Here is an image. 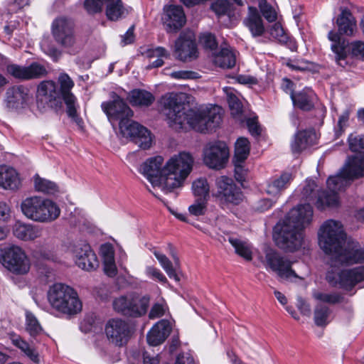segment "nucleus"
<instances>
[{
	"mask_svg": "<svg viewBox=\"0 0 364 364\" xmlns=\"http://www.w3.org/2000/svg\"><path fill=\"white\" fill-rule=\"evenodd\" d=\"M183 101V95L175 92L166 93L160 99L161 110L172 128L183 129L188 126L196 132L205 133L220 124L221 108L219 106L186 109Z\"/></svg>",
	"mask_w": 364,
	"mask_h": 364,
	"instance_id": "nucleus-1",
	"label": "nucleus"
},
{
	"mask_svg": "<svg viewBox=\"0 0 364 364\" xmlns=\"http://www.w3.org/2000/svg\"><path fill=\"white\" fill-rule=\"evenodd\" d=\"M163 163L161 156L151 157L141 164L140 171L153 186L168 193L183 186L192 171L193 159L189 153L181 152L171 157L164 166Z\"/></svg>",
	"mask_w": 364,
	"mask_h": 364,
	"instance_id": "nucleus-2",
	"label": "nucleus"
},
{
	"mask_svg": "<svg viewBox=\"0 0 364 364\" xmlns=\"http://www.w3.org/2000/svg\"><path fill=\"white\" fill-rule=\"evenodd\" d=\"M318 243L323 252L342 264L364 262V248L358 242L347 239L341 222L326 220L320 228Z\"/></svg>",
	"mask_w": 364,
	"mask_h": 364,
	"instance_id": "nucleus-3",
	"label": "nucleus"
},
{
	"mask_svg": "<svg viewBox=\"0 0 364 364\" xmlns=\"http://www.w3.org/2000/svg\"><path fill=\"white\" fill-rule=\"evenodd\" d=\"M110 97L112 101L104 102L101 105L109 120L112 122L119 121V130L123 136L129 138L142 149H149L152 144L151 132L144 126L131 120L133 111L122 98L114 92H111Z\"/></svg>",
	"mask_w": 364,
	"mask_h": 364,
	"instance_id": "nucleus-4",
	"label": "nucleus"
},
{
	"mask_svg": "<svg viewBox=\"0 0 364 364\" xmlns=\"http://www.w3.org/2000/svg\"><path fill=\"white\" fill-rule=\"evenodd\" d=\"M313 218V208L309 203L298 205L287 213L282 224L274 226L279 232L274 235L275 244L281 249L293 252L302 245L301 230L309 225Z\"/></svg>",
	"mask_w": 364,
	"mask_h": 364,
	"instance_id": "nucleus-5",
	"label": "nucleus"
},
{
	"mask_svg": "<svg viewBox=\"0 0 364 364\" xmlns=\"http://www.w3.org/2000/svg\"><path fill=\"white\" fill-rule=\"evenodd\" d=\"M48 300L55 311L66 315H75L81 311L82 304L77 291L68 285L57 283L48 291Z\"/></svg>",
	"mask_w": 364,
	"mask_h": 364,
	"instance_id": "nucleus-6",
	"label": "nucleus"
},
{
	"mask_svg": "<svg viewBox=\"0 0 364 364\" xmlns=\"http://www.w3.org/2000/svg\"><path fill=\"white\" fill-rule=\"evenodd\" d=\"M21 208L27 218L38 223H51L60 215V209L55 202L40 196L26 198L21 202Z\"/></svg>",
	"mask_w": 364,
	"mask_h": 364,
	"instance_id": "nucleus-7",
	"label": "nucleus"
},
{
	"mask_svg": "<svg viewBox=\"0 0 364 364\" xmlns=\"http://www.w3.org/2000/svg\"><path fill=\"white\" fill-rule=\"evenodd\" d=\"M149 303V296H141L132 292L115 297L112 306L118 314L127 317L139 318L146 314Z\"/></svg>",
	"mask_w": 364,
	"mask_h": 364,
	"instance_id": "nucleus-8",
	"label": "nucleus"
},
{
	"mask_svg": "<svg viewBox=\"0 0 364 364\" xmlns=\"http://www.w3.org/2000/svg\"><path fill=\"white\" fill-rule=\"evenodd\" d=\"M364 176V155L349 157L347 163L336 176L327 180L328 186L333 191H342L349 185L350 181Z\"/></svg>",
	"mask_w": 364,
	"mask_h": 364,
	"instance_id": "nucleus-9",
	"label": "nucleus"
},
{
	"mask_svg": "<svg viewBox=\"0 0 364 364\" xmlns=\"http://www.w3.org/2000/svg\"><path fill=\"white\" fill-rule=\"evenodd\" d=\"M0 263L16 274H25L30 269V261L24 250L15 245H8L0 248Z\"/></svg>",
	"mask_w": 364,
	"mask_h": 364,
	"instance_id": "nucleus-10",
	"label": "nucleus"
},
{
	"mask_svg": "<svg viewBox=\"0 0 364 364\" xmlns=\"http://www.w3.org/2000/svg\"><path fill=\"white\" fill-rule=\"evenodd\" d=\"M315 181L308 179L304 186L301 196L304 199L309 202H314L316 208L319 210H324L326 207H334L338 205V192L333 191L327 186L329 191H321L317 188Z\"/></svg>",
	"mask_w": 364,
	"mask_h": 364,
	"instance_id": "nucleus-11",
	"label": "nucleus"
},
{
	"mask_svg": "<svg viewBox=\"0 0 364 364\" xmlns=\"http://www.w3.org/2000/svg\"><path fill=\"white\" fill-rule=\"evenodd\" d=\"M52 35L58 44L66 49L73 48L76 43L75 23L70 18L59 17L51 26Z\"/></svg>",
	"mask_w": 364,
	"mask_h": 364,
	"instance_id": "nucleus-12",
	"label": "nucleus"
},
{
	"mask_svg": "<svg viewBox=\"0 0 364 364\" xmlns=\"http://www.w3.org/2000/svg\"><path fill=\"white\" fill-rule=\"evenodd\" d=\"M75 264L82 269L90 272L99 265L97 255L85 240L74 242L70 247Z\"/></svg>",
	"mask_w": 364,
	"mask_h": 364,
	"instance_id": "nucleus-13",
	"label": "nucleus"
},
{
	"mask_svg": "<svg viewBox=\"0 0 364 364\" xmlns=\"http://www.w3.org/2000/svg\"><path fill=\"white\" fill-rule=\"evenodd\" d=\"M215 183V197L221 203L238 205L242 201L243 194L232 178L223 176L216 179Z\"/></svg>",
	"mask_w": 364,
	"mask_h": 364,
	"instance_id": "nucleus-14",
	"label": "nucleus"
},
{
	"mask_svg": "<svg viewBox=\"0 0 364 364\" xmlns=\"http://www.w3.org/2000/svg\"><path fill=\"white\" fill-rule=\"evenodd\" d=\"M58 83L60 88V97L66 105V113L69 117L75 119L77 117V100L74 94L71 92L75 83L71 77L65 73H61L58 77Z\"/></svg>",
	"mask_w": 364,
	"mask_h": 364,
	"instance_id": "nucleus-15",
	"label": "nucleus"
},
{
	"mask_svg": "<svg viewBox=\"0 0 364 364\" xmlns=\"http://www.w3.org/2000/svg\"><path fill=\"white\" fill-rule=\"evenodd\" d=\"M105 333L108 340L118 346L125 345L131 337L129 324L121 318H112L105 326Z\"/></svg>",
	"mask_w": 364,
	"mask_h": 364,
	"instance_id": "nucleus-16",
	"label": "nucleus"
},
{
	"mask_svg": "<svg viewBox=\"0 0 364 364\" xmlns=\"http://www.w3.org/2000/svg\"><path fill=\"white\" fill-rule=\"evenodd\" d=\"M229 156L227 145L223 141L208 144L204 149V163L208 167L220 169L224 167Z\"/></svg>",
	"mask_w": 364,
	"mask_h": 364,
	"instance_id": "nucleus-17",
	"label": "nucleus"
},
{
	"mask_svg": "<svg viewBox=\"0 0 364 364\" xmlns=\"http://www.w3.org/2000/svg\"><path fill=\"white\" fill-rule=\"evenodd\" d=\"M162 21L168 33L177 32L186 23L183 8L175 5L165 6Z\"/></svg>",
	"mask_w": 364,
	"mask_h": 364,
	"instance_id": "nucleus-18",
	"label": "nucleus"
},
{
	"mask_svg": "<svg viewBox=\"0 0 364 364\" xmlns=\"http://www.w3.org/2000/svg\"><path fill=\"white\" fill-rule=\"evenodd\" d=\"M176 57L181 61H191L198 57L197 46L191 35L181 33L174 46Z\"/></svg>",
	"mask_w": 364,
	"mask_h": 364,
	"instance_id": "nucleus-19",
	"label": "nucleus"
},
{
	"mask_svg": "<svg viewBox=\"0 0 364 364\" xmlns=\"http://www.w3.org/2000/svg\"><path fill=\"white\" fill-rule=\"evenodd\" d=\"M171 331V323L166 319L160 320L148 332L147 342L152 346H159L166 339Z\"/></svg>",
	"mask_w": 364,
	"mask_h": 364,
	"instance_id": "nucleus-20",
	"label": "nucleus"
},
{
	"mask_svg": "<svg viewBox=\"0 0 364 364\" xmlns=\"http://www.w3.org/2000/svg\"><path fill=\"white\" fill-rule=\"evenodd\" d=\"M316 134L313 129L297 132L291 143V149L293 154H299L309 146L316 143Z\"/></svg>",
	"mask_w": 364,
	"mask_h": 364,
	"instance_id": "nucleus-21",
	"label": "nucleus"
},
{
	"mask_svg": "<svg viewBox=\"0 0 364 364\" xmlns=\"http://www.w3.org/2000/svg\"><path fill=\"white\" fill-rule=\"evenodd\" d=\"M364 280V265L350 269L342 270L338 274V283L341 288L351 289L356 284Z\"/></svg>",
	"mask_w": 364,
	"mask_h": 364,
	"instance_id": "nucleus-22",
	"label": "nucleus"
},
{
	"mask_svg": "<svg viewBox=\"0 0 364 364\" xmlns=\"http://www.w3.org/2000/svg\"><path fill=\"white\" fill-rule=\"evenodd\" d=\"M14 235L23 241H32L41 236L42 229L30 223L16 222L13 226Z\"/></svg>",
	"mask_w": 364,
	"mask_h": 364,
	"instance_id": "nucleus-23",
	"label": "nucleus"
},
{
	"mask_svg": "<svg viewBox=\"0 0 364 364\" xmlns=\"http://www.w3.org/2000/svg\"><path fill=\"white\" fill-rule=\"evenodd\" d=\"M28 89L23 86H14L9 88L6 93V102L9 108L22 107L28 98Z\"/></svg>",
	"mask_w": 364,
	"mask_h": 364,
	"instance_id": "nucleus-24",
	"label": "nucleus"
},
{
	"mask_svg": "<svg viewBox=\"0 0 364 364\" xmlns=\"http://www.w3.org/2000/svg\"><path fill=\"white\" fill-rule=\"evenodd\" d=\"M274 41L278 43L289 48L291 51H296L297 44L294 38H292L284 28L282 17L277 15L274 11Z\"/></svg>",
	"mask_w": 364,
	"mask_h": 364,
	"instance_id": "nucleus-25",
	"label": "nucleus"
},
{
	"mask_svg": "<svg viewBox=\"0 0 364 364\" xmlns=\"http://www.w3.org/2000/svg\"><path fill=\"white\" fill-rule=\"evenodd\" d=\"M340 11L341 14L336 20L339 33L348 36H353L357 29L355 18L348 9L341 7Z\"/></svg>",
	"mask_w": 364,
	"mask_h": 364,
	"instance_id": "nucleus-26",
	"label": "nucleus"
},
{
	"mask_svg": "<svg viewBox=\"0 0 364 364\" xmlns=\"http://www.w3.org/2000/svg\"><path fill=\"white\" fill-rule=\"evenodd\" d=\"M21 181L17 171L12 167L0 166V188L6 190H17Z\"/></svg>",
	"mask_w": 364,
	"mask_h": 364,
	"instance_id": "nucleus-27",
	"label": "nucleus"
},
{
	"mask_svg": "<svg viewBox=\"0 0 364 364\" xmlns=\"http://www.w3.org/2000/svg\"><path fill=\"white\" fill-rule=\"evenodd\" d=\"M291 99L294 105L300 109L309 111L314 107L316 96L311 88L306 87L296 94L291 93Z\"/></svg>",
	"mask_w": 364,
	"mask_h": 364,
	"instance_id": "nucleus-28",
	"label": "nucleus"
},
{
	"mask_svg": "<svg viewBox=\"0 0 364 364\" xmlns=\"http://www.w3.org/2000/svg\"><path fill=\"white\" fill-rule=\"evenodd\" d=\"M328 38L332 42L331 48L335 54L336 62L339 66L344 68L347 65V53L344 42H341L340 35L333 31L328 32Z\"/></svg>",
	"mask_w": 364,
	"mask_h": 364,
	"instance_id": "nucleus-29",
	"label": "nucleus"
},
{
	"mask_svg": "<svg viewBox=\"0 0 364 364\" xmlns=\"http://www.w3.org/2000/svg\"><path fill=\"white\" fill-rule=\"evenodd\" d=\"M37 97L49 102L60 98L57 85L53 80H44L38 85Z\"/></svg>",
	"mask_w": 364,
	"mask_h": 364,
	"instance_id": "nucleus-30",
	"label": "nucleus"
},
{
	"mask_svg": "<svg viewBox=\"0 0 364 364\" xmlns=\"http://www.w3.org/2000/svg\"><path fill=\"white\" fill-rule=\"evenodd\" d=\"M274 271L283 280H291L296 274L291 269V262L285 257H281L274 252Z\"/></svg>",
	"mask_w": 364,
	"mask_h": 364,
	"instance_id": "nucleus-31",
	"label": "nucleus"
},
{
	"mask_svg": "<svg viewBox=\"0 0 364 364\" xmlns=\"http://www.w3.org/2000/svg\"><path fill=\"white\" fill-rule=\"evenodd\" d=\"M244 23L254 36H259L263 34L264 27L256 8L249 7V14L244 20Z\"/></svg>",
	"mask_w": 364,
	"mask_h": 364,
	"instance_id": "nucleus-32",
	"label": "nucleus"
},
{
	"mask_svg": "<svg viewBox=\"0 0 364 364\" xmlns=\"http://www.w3.org/2000/svg\"><path fill=\"white\" fill-rule=\"evenodd\" d=\"M228 240L240 257L247 261L252 259V247L248 241L232 235H228Z\"/></svg>",
	"mask_w": 364,
	"mask_h": 364,
	"instance_id": "nucleus-33",
	"label": "nucleus"
},
{
	"mask_svg": "<svg viewBox=\"0 0 364 364\" xmlns=\"http://www.w3.org/2000/svg\"><path fill=\"white\" fill-rule=\"evenodd\" d=\"M129 99L133 106L149 107L154 102L155 97L150 92L136 89L130 92Z\"/></svg>",
	"mask_w": 364,
	"mask_h": 364,
	"instance_id": "nucleus-34",
	"label": "nucleus"
},
{
	"mask_svg": "<svg viewBox=\"0 0 364 364\" xmlns=\"http://www.w3.org/2000/svg\"><path fill=\"white\" fill-rule=\"evenodd\" d=\"M235 62L236 58L233 50L226 46L221 48L214 58L215 64L222 68H232L235 66Z\"/></svg>",
	"mask_w": 364,
	"mask_h": 364,
	"instance_id": "nucleus-35",
	"label": "nucleus"
},
{
	"mask_svg": "<svg viewBox=\"0 0 364 364\" xmlns=\"http://www.w3.org/2000/svg\"><path fill=\"white\" fill-rule=\"evenodd\" d=\"M11 340L12 344L20 349L33 362L38 363L40 361L39 354L36 349L21 336L17 335L12 336Z\"/></svg>",
	"mask_w": 364,
	"mask_h": 364,
	"instance_id": "nucleus-36",
	"label": "nucleus"
},
{
	"mask_svg": "<svg viewBox=\"0 0 364 364\" xmlns=\"http://www.w3.org/2000/svg\"><path fill=\"white\" fill-rule=\"evenodd\" d=\"M34 188L38 192L47 195H55L60 192L58 186L53 181L40 177L34 176Z\"/></svg>",
	"mask_w": 364,
	"mask_h": 364,
	"instance_id": "nucleus-37",
	"label": "nucleus"
},
{
	"mask_svg": "<svg viewBox=\"0 0 364 364\" xmlns=\"http://www.w3.org/2000/svg\"><path fill=\"white\" fill-rule=\"evenodd\" d=\"M192 191L196 197L204 200L209 198L210 186L205 178H199L193 181L192 183Z\"/></svg>",
	"mask_w": 364,
	"mask_h": 364,
	"instance_id": "nucleus-38",
	"label": "nucleus"
},
{
	"mask_svg": "<svg viewBox=\"0 0 364 364\" xmlns=\"http://www.w3.org/2000/svg\"><path fill=\"white\" fill-rule=\"evenodd\" d=\"M26 330L33 337L39 336L43 332V329L36 316L28 311L26 312Z\"/></svg>",
	"mask_w": 364,
	"mask_h": 364,
	"instance_id": "nucleus-39",
	"label": "nucleus"
},
{
	"mask_svg": "<svg viewBox=\"0 0 364 364\" xmlns=\"http://www.w3.org/2000/svg\"><path fill=\"white\" fill-rule=\"evenodd\" d=\"M250 154V142L247 138L240 137L235 142L233 160L244 162Z\"/></svg>",
	"mask_w": 364,
	"mask_h": 364,
	"instance_id": "nucleus-40",
	"label": "nucleus"
},
{
	"mask_svg": "<svg viewBox=\"0 0 364 364\" xmlns=\"http://www.w3.org/2000/svg\"><path fill=\"white\" fill-rule=\"evenodd\" d=\"M106 15L111 21L118 20L124 14V8L121 0L107 1Z\"/></svg>",
	"mask_w": 364,
	"mask_h": 364,
	"instance_id": "nucleus-41",
	"label": "nucleus"
},
{
	"mask_svg": "<svg viewBox=\"0 0 364 364\" xmlns=\"http://www.w3.org/2000/svg\"><path fill=\"white\" fill-rule=\"evenodd\" d=\"M153 253L168 276L171 279H174L176 281H179V278L176 272V269L173 268L172 262L170 261V259L165 255L156 250L153 251Z\"/></svg>",
	"mask_w": 364,
	"mask_h": 364,
	"instance_id": "nucleus-42",
	"label": "nucleus"
},
{
	"mask_svg": "<svg viewBox=\"0 0 364 364\" xmlns=\"http://www.w3.org/2000/svg\"><path fill=\"white\" fill-rule=\"evenodd\" d=\"M147 55L149 58H157L156 60L151 62L148 65L147 68L151 69L162 66L164 64V60H162V58H168L169 53L164 48L159 46L154 49L148 50Z\"/></svg>",
	"mask_w": 364,
	"mask_h": 364,
	"instance_id": "nucleus-43",
	"label": "nucleus"
},
{
	"mask_svg": "<svg viewBox=\"0 0 364 364\" xmlns=\"http://www.w3.org/2000/svg\"><path fill=\"white\" fill-rule=\"evenodd\" d=\"M330 309L323 304H318L314 310V322L318 326H324L328 323Z\"/></svg>",
	"mask_w": 364,
	"mask_h": 364,
	"instance_id": "nucleus-44",
	"label": "nucleus"
},
{
	"mask_svg": "<svg viewBox=\"0 0 364 364\" xmlns=\"http://www.w3.org/2000/svg\"><path fill=\"white\" fill-rule=\"evenodd\" d=\"M293 180V176L290 171H283L281 174L274 178V191L280 193L287 189Z\"/></svg>",
	"mask_w": 364,
	"mask_h": 364,
	"instance_id": "nucleus-45",
	"label": "nucleus"
},
{
	"mask_svg": "<svg viewBox=\"0 0 364 364\" xmlns=\"http://www.w3.org/2000/svg\"><path fill=\"white\" fill-rule=\"evenodd\" d=\"M46 74L45 67L38 63H33L26 67V80L38 78Z\"/></svg>",
	"mask_w": 364,
	"mask_h": 364,
	"instance_id": "nucleus-46",
	"label": "nucleus"
},
{
	"mask_svg": "<svg viewBox=\"0 0 364 364\" xmlns=\"http://www.w3.org/2000/svg\"><path fill=\"white\" fill-rule=\"evenodd\" d=\"M262 262L269 271H273V249L270 244L264 243L260 256Z\"/></svg>",
	"mask_w": 364,
	"mask_h": 364,
	"instance_id": "nucleus-47",
	"label": "nucleus"
},
{
	"mask_svg": "<svg viewBox=\"0 0 364 364\" xmlns=\"http://www.w3.org/2000/svg\"><path fill=\"white\" fill-rule=\"evenodd\" d=\"M349 149L353 152L364 151V135L351 134L348 139Z\"/></svg>",
	"mask_w": 364,
	"mask_h": 364,
	"instance_id": "nucleus-48",
	"label": "nucleus"
},
{
	"mask_svg": "<svg viewBox=\"0 0 364 364\" xmlns=\"http://www.w3.org/2000/svg\"><path fill=\"white\" fill-rule=\"evenodd\" d=\"M211 9L218 17L229 15L230 11V4L228 0H217L215 2L212 4Z\"/></svg>",
	"mask_w": 364,
	"mask_h": 364,
	"instance_id": "nucleus-49",
	"label": "nucleus"
},
{
	"mask_svg": "<svg viewBox=\"0 0 364 364\" xmlns=\"http://www.w3.org/2000/svg\"><path fill=\"white\" fill-rule=\"evenodd\" d=\"M314 297L318 301L325 302L330 304H335L341 301V297L338 294L336 293H323V292H315L314 293Z\"/></svg>",
	"mask_w": 364,
	"mask_h": 364,
	"instance_id": "nucleus-50",
	"label": "nucleus"
},
{
	"mask_svg": "<svg viewBox=\"0 0 364 364\" xmlns=\"http://www.w3.org/2000/svg\"><path fill=\"white\" fill-rule=\"evenodd\" d=\"M282 64H285L292 70H305L308 68V61L300 59H285L281 58Z\"/></svg>",
	"mask_w": 364,
	"mask_h": 364,
	"instance_id": "nucleus-51",
	"label": "nucleus"
},
{
	"mask_svg": "<svg viewBox=\"0 0 364 364\" xmlns=\"http://www.w3.org/2000/svg\"><path fill=\"white\" fill-rule=\"evenodd\" d=\"M6 71L15 78L26 80V67L11 64L7 65Z\"/></svg>",
	"mask_w": 364,
	"mask_h": 364,
	"instance_id": "nucleus-52",
	"label": "nucleus"
},
{
	"mask_svg": "<svg viewBox=\"0 0 364 364\" xmlns=\"http://www.w3.org/2000/svg\"><path fill=\"white\" fill-rule=\"evenodd\" d=\"M207 201L208 200L197 198L195 203L188 208L191 214L196 216L203 215L205 211Z\"/></svg>",
	"mask_w": 364,
	"mask_h": 364,
	"instance_id": "nucleus-53",
	"label": "nucleus"
},
{
	"mask_svg": "<svg viewBox=\"0 0 364 364\" xmlns=\"http://www.w3.org/2000/svg\"><path fill=\"white\" fill-rule=\"evenodd\" d=\"M350 112L348 110H345L339 117L337 127H336V136L338 137L344 132L345 129L348 125Z\"/></svg>",
	"mask_w": 364,
	"mask_h": 364,
	"instance_id": "nucleus-54",
	"label": "nucleus"
},
{
	"mask_svg": "<svg viewBox=\"0 0 364 364\" xmlns=\"http://www.w3.org/2000/svg\"><path fill=\"white\" fill-rule=\"evenodd\" d=\"M169 75L176 80H193L199 77L197 73L191 70L173 71Z\"/></svg>",
	"mask_w": 364,
	"mask_h": 364,
	"instance_id": "nucleus-55",
	"label": "nucleus"
},
{
	"mask_svg": "<svg viewBox=\"0 0 364 364\" xmlns=\"http://www.w3.org/2000/svg\"><path fill=\"white\" fill-rule=\"evenodd\" d=\"M166 309V305L164 302H157L155 303L151 307L149 317L151 319H154L156 318H159L164 315Z\"/></svg>",
	"mask_w": 364,
	"mask_h": 364,
	"instance_id": "nucleus-56",
	"label": "nucleus"
},
{
	"mask_svg": "<svg viewBox=\"0 0 364 364\" xmlns=\"http://www.w3.org/2000/svg\"><path fill=\"white\" fill-rule=\"evenodd\" d=\"M201 44L208 49L214 50L217 47L215 38L211 33H204L200 38Z\"/></svg>",
	"mask_w": 364,
	"mask_h": 364,
	"instance_id": "nucleus-57",
	"label": "nucleus"
},
{
	"mask_svg": "<svg viewBox=\"0 0 364 364\" xmlns=\"http://www.w3.org/2000/svg\"><path fill=\"white\" fill-rule=\"evenodd\" d=\"M228 104L232 115L236 116L242 112V106L235 95H230L228 97Z\"/></svg>",
	"mask_w": 364,
	"mask_h": 364,
	"instance_id": "nucleus-58",
	"label": "nucleus"
},
{
	"mask_svg": "<svg viewBox=\"0 0 364 364\" xmlns=\"http://www.w3.org/2000/svg\"><path fill=\"white\" fill-rule=\"evenodd\" d=\"M235 165V179L242 183L245 180V176L247 175V171L242 166L243 162H239V161L233 160Z\"/></svg>",
	"mask_w": 364,
	"mask_h": 364,
	"instance_id": "nucleus-59",
	"label": "nucleus"
},
{
	"mask_svg": "<svg viewBox=\"0 0 364 364\" xmlns=\"http://www.w3.org/2000/svg\"><path fill=\"white\" fill-rule=\"evenodd\" d=\"M11 206L4 201H0V221L8 222L11 218Z\"/></svg>",
	"mask_w": 364,
	"mask_h": 364,
	"instance_id": "nucleus-60",
	"label": "nucleus"
},
{
	"mask_svg": "<svg viewBox=\"0 0 364 364\" xmlns=\"http://www.w3.org/2000/svg\"><path fill=\"white\" fill-rule=\"evenodd\" d=\"M247 126L250 133L254 136H257L261 133V128L258 124L256 118H250L247 120Z\"/></svg>",
	"mask_w": 364,
	"mask_h": 364,
	"instance_id": "nucleus-61",
	"label": "nucleus"
},
{
	"mask_svg": "<svg viewBox=\"0 0 364 364\" xmlns=\"http://www.w3.org/2000/svg\"><path fill=\"white\" fill-rule=\"evenodd\" d=\"M260 11L263 16L269 21L273 22L272 8L267 4L264 0H262L259 3Z\"/></svg>",
	"mask_w": 364,
	"mask_h": 364,
	"instance_id": "nucleus-62",
	"label": "nucleus"
},
{
	"mask_svg": "<svg viewBox=\"0 0 364 364\" xmlns=\"http://www.w3.org/2000/svg\"><path fill=\"white\" fill-rule=\"evenodd\" d=\"M104 272L109 277H113L117 274V269L114 259L104 261Z\"/></svg>",
	"mask_w": 364,
	"mask_h": 364,
	"instance_id": "nucleus-63",
	"label": "nucleus"
},
{
	"mask_svg": "<svg viewBox=\"0 0 364 364\" xmlns=\"http://www.w3.org/2000/svg\"><path fill=\"white\" fill-rule=\"evenodd\" d=\"M352 53L363 60H364V43L362 41H355L351 43Z\"/></svg>",
	"mask_w": 364,
	"mask_h": 364,
	"instance_id": "nucleus-64",
	"label": "nucleus"
}]
</instances>
